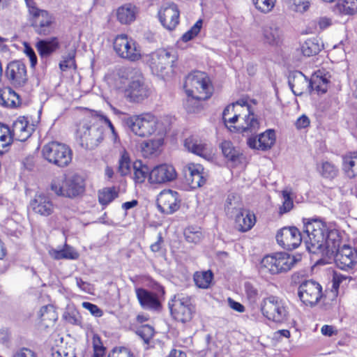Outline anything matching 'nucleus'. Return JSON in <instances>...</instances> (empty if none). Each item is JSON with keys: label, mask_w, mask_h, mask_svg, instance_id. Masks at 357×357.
Wrapping results in <instances>:
<instances>
[{"label": "nucleus", "mask_w": 357, "mask_h": 357, "mask_svg": "<svg viewBox=\"0 0 357 357\" xmlns=\"http://www.w3.org/2000/svg\"><path fill=\"white\" fill-rule=\"evenodd\" d=\"M213 275L211 271L196 272L194 275V281L195 284L202 289H207L209 287Z\"/></svg>", "instance_id": "obj_38"}, {"label": "nucleus", "mask_w": 357, "mask_h": 357, "mask_svg": "<svg viewBox=\"0 0 357 357\" xmlns=\"http://www.w3.org/2000/svg\"><path fill=\"white\" fill-rule=\"evenodd\" d=\"M179 204L178 192L172 190H162L157 198L158 207L164 213H173L178 209Z\"/></svg>", "instance_id": "obj_17"}, {"label": "nucleus", "mask_w": 357, "mask_h": 357, "mask_svg": "<svg viewBox=\"0 0 357 357\" xmlns=\"http://www.w3.org/2000/svg\"><path fill=\"white\" fill-rule=\"evenodd\" d=\"M117 196L118 193L114 188H105L99 191L98 201L101 205L107 206Z\"/></svg>", "instance_id": "obj_42"}, {"label": "nucleus", "mask_w": 357, "mask_h": 357, "mask_svg": "<svg viewBox=\"0 0 357 357\" xmlns=\"http://www.w3.org/2000/svg\"><path fill=\"white\" fill-rule=\"evenodd\" d=\"M321 50V46L314 39H309L301 45L302 54L305 56L315 55Z\"/></svg>", "instance_id": "obj_41"}, {"label": "nucleus", "mask_w": 357, "mask_h": 357, "mask_svg": "<svg viewBox=\"0 0 357 357\" xmlns=\"http://www.w3.org/2000/svg\"><path fill=\"white\" fill-rule=\"evenodd\" d=\"M14 136L8 126L0 125V143L1 146L4 148L10 145L14 139Z\"/></svg>", "instance_id": "obj_45"}, {"label": "nucleus", "mask_w": 357, "mask_h": 357, "mask_svg": "<svg viewBox=\"0 0 357 357\" xmlns=\"http://www.w3.org/2000/svg\"><path fill=\"white\" fill-rule=\"evenodd\" d=\"M33 211L40 215L48 216L51 215L54 206L51 199L44 194H37L30 202Z\"/></svg>", "instance_id": "obj_24"}, {"label": "nucleus", "mask_w": 357, "mask_h": 357, "mask_svg": "<svg viewBox=\"0 0 357 357\" xmlns=\"http://www.w3.org/2000/svg\"><path fill=\"white\" fill-rule=\"evenodd\" d=\"M156 137L143 141L140 145V151L144 158H151L158 155L162 151L165 135H155Z\"/></svg>", "instance_id": "obj_25"}, {"label": "nucleus", "mask_w": 357, "mask_h": 357, "mask_svg": "<svg viewBox=\"0 0 357 357\" xmlns=\"http://www.w3.org/2000/svg\"><path fill=\"white\" fill-rule=\"evenodd\" d=\"M109 357H135L131 351L126 348H116L109 354Z\"/></svg>", "instance_id": "obj_62"}, {"label": "nucleus", "mask_w": 357, "mask_h": 357, "mask_svg": "<svg viewBox=\"0 0 357 357\" xmlns=\"http://www.w3.org/2000/svg\"><path fill=\"white\" fill-rule=\"evenodd\" d=\"M185 174L186 181L192 188L202 187L206 181L204 168L199 164H188L185 167Z\"/></svg>", "instance_id": "obj_22"}, {"label": "nucleus", "mask_w": 357, "mask_h": 357, "mask_svg": "<svg viewBox=\"0 0 357 357\" xmlns=\"http://www.w3.org/2000/svg\"><path fill=\"white\" fill-rule=\"evenodd\" d=\"M114 49L121 58L130 61H137L142 56L140 45L126 34L118 35L115 38Z\"/></svg>", "instance_id": "obj_12"}, {"label": "nucleus", "mask_w": 357, "mask_h": 357, "mask_svg": "<svg viewBox=\"0 0 357 357\" xmlns=\"http://www.w3.org/2000/svg\"><path fill=\"white\" fill-rule=\"evenodd\" d=\"M255 214L249 210L240 208L236 215L235 223L236 228L243 232L250 230L255 225Z\"/></svg>", "instance_id": "obj_28"}, {"label": "nucleus", "mask_w": 357, "mask_h": 357, "mask_svg": "<svg viewBox=\"0 0 357 357\" xmlns=\"http://www.w3.org/2000/svg\"><path fill=\"white\" fill-rule=\"evenodd\" d=\"M34 129V125L30 123L27 118L20 116L13 122L11 132L15 139L24 142L31 137Z\"/></svg>", "instance_id": "obj_23"}, {"label": "nucleus", "mask_w": 357, "mask_h": 357, "mask_svg": "<svg viewBox=\"0 0 357 357\" xmlns=\"http://www.w3.org/2000/svg\"><path fill=\"white\" fill-rule=\"evenodd\" d=\"M29 20L34 31L40 36L51 34L55 26V18L48 11L38 8L33 0H25Z\"/></svg>", "instance_id": "obj_7"}, {"label": "nucleus", "mask_w": 357, "mask_h": 357, "mask_svg": "<svg viewBox=\"0 0 357 357\" xmlns=\"http://www.w3.org/2000/svg\"><path fill=\"white\" fill-rule=\"evenodd\" d=\"M40 317L43 319V320L45 319H53L55 320V313L53 310V307L52 305H45L40 308Z\"/></svg>", "instance_id": "obj_60"}, {"label": "nucleus", "mask_w": 357, "mask_h": 357, "mask_svg": "<svg viewBox=\"0 0 357 357\" xmlns=\"http://www.w3.org/2000/svg\"><path fill=\"white\" fill-rule=\"evenodd\" d=\"M52 357H75V355L71 347H58L52 348Z\"/></svg>", "instance_id": "obj_55"}, {"label": "nucleus", "mask_w": 357, "mask_h": 357, "mask_svg": "<svg viewBox=\"0 0 357 357\" xmlns=\"http://www.w3.org/2000/svg\"><path fill=\"white\" fill-rule=\"evenodd\" d=\"M314 26V32L321 31L332 24V20L327 17H321L312 22Z\"/></svg>", "instance_id": "obj_57"}, {"label": "nucleus", "mask_w": 357, "mask_h": 357, "mask_svg": "<svg viewBox=\"0 0 357 357\" xmlns=\"http://www.w3.org/2000/svg\"><path fill=\"white\" fill-rule=\"evenodd\" d=\"M255 8L260 12L268 13L273 10L275 0H252Z\"/></svg>", "instance_id": "obj_51"}, {"label": "nucleus", "mask_w": 357, "mask_h": 357, "mask_svg": "<svg viewBox=\"0 0 357 357\" xmlns=\"http://www.w3.org/2000/svg\"><path fill=\"white\" fill-rule=\"evenodd\" d=\"M288 8L294 12L303 13L310 7V0H285Z\"/></svg>", "instance_id": "obj_40"}, {"label": "nucleus", "mask_w": 357, "mask_h": 357, "mask_svg": "<svg viewBox=\"0 0 357 357\" xmlns=\"http://www.w3.org/2000/svg\"><path fill=\"white\" fill-rule=\"evenodd\" d=\"M262 40L264 43L276 46L282 40V31L280 27L274 22L268 23L262 28Z\"/></svg>", "instance_id": "obj_26"}, {"label": "nucleus", "mask_w": 357, "mask_h": 357, "mask_svg": "<svg viewBox=\"0 0 357 357\" xmlns=\"http://www.w3.org/2000/svg\"><path fill=\"white\" fill-rule=\"evenodd\" d=\"M184 102V107L188 113H196L202 109V101L206 99L197 98L195 96L187 95Z\"/></svg>", "instance_id": "obj_43"}, {"label": "nucleus", "mask_w": 357, "mask_h": 357, "mask_svg": "<svg viewBox=\"0 0 357 357\" xmlns=\"http://www.w3.org/2000/svg\"><path fill=\"white\" fill-rule=\"evenodd\" d=\"M351 280V278L350 276L343 275L340 273L334 272L333 274L332 279V291H334L335 294L338 292V289L340 286L342 284H347Z\"/></svg>", "instance_id": "obj_46"}, {"label": "nucleus", "mask_w": 357, "mask_h": 357, "mask_svg": "<svg viewBox=\"0 0 357 357\" xmlns=\"http://www.w3.org/2000/svg\"><path fill=\"white\" fill-rule=\"evenodd\" d=\"M13 357H36V356L32 350L27 348H22L17 351Z\"/></svg>", "instance_id": "obj_64"}, {"label": "nucleus", "mask_w": 357, "mask_h": 357, "mask_svg": "<svg viewBox=\"0 0 357 357\" xmlns=\"http://www.w3.org/2000/svg\"><path fill=\"white\" fill-rule=\"evenodd\" d=\"M42 155L47 162L60 167L68 166L73 159L70 148L65 144L56 141L44 145L42 149Z\"/></svg>", "instance_id": "obj_10"}, {"label": "nucleus", "mask_w": 357, "mask_h": 357, "mask_svg": "<svg viewBox=\"0 0 357 357\" xmlns=\"http://www.w3.org/2000/svg\"><path fill=\"white\" fill-rule=\"evenodd\" d=\"M298 296L304 305L313 307L323 296L322 287L319 283L314 280H306L299 285Z\"/></svg>", "instance_id": "obj_15"}, {"label": "nucleus", "mask_w": 357, "mask_h": 357, "mask_svg": "<svg viewBox=\"0 0 357 357\" xmlns=\"http://www.w3.org/2000/svg\"><path fill=\"white\" fill-rule=\"evenodd\" d=\"M59 47L57 38L48 40H40L36 44V48L41 56H47Z\"/></svg>", "instance_id": "obj_36"}, {"label": "nucleus", "mask_w": 357, "mask_h": 357, "mask_svg": "<svg viewBox=\"0 0 357 357\" xmlns=\"http://www.w3.org/2000/svg\"><path fill=\"white\" fill-rule=\"evenodd\" d=\"M226 127L243 135L249 136L257 132L260 123L246 101L239 100L227 106L222 112Z\"/></svg>", "instance_id": "obj_2"}, {"label": "nucleus", "mask_w": 357, "mask_h": 357, "mask_svg": "<svg viewBox=\"0 0 357 357\" xmlns=\"http://www.w3.org/2000/svg\"><path fill=\"white\" fill-rule=\"evenodd\" d=\"M289 85L295 96H301L310 88V82L301 72L296 71L289 77Z\"/></svg>", "instance_id": "obj_29"}, {"label": "nucleus", "mask_w": 357, "mask_h": 357, "mask_svg": "<svg viewBox=\"0 0 357 357\" xmlns=\"http://www.w3.org/2000/svg\"><path fill=\"white\" fill-rule=\"evenodd\" d=\"M176 177L175 168L165 163L157 165L151 170L149 181L152 184H162L175 180Z\"/></svg>", "instance_id": "obj_16"}, {"label": "nucleus", "mask_w": 357, "mask_h": 357, "mask_svg": "<svg viewBox=\"0 0 357 357\" xmlns=\"http://www.w3.org/2000/svg\"><path fill=\"white\" fill-rule=\"evenodd\" d=\"M6 74L12 84L16 86H22L27 81L26 66L20 61L10 62L7 66Z\"/></svg>", "instance_id": "obj_21"}, {"label": "nucleus", "mask_w": 357, "mask_h": 357, "mask_svg": "<svg viewBox=\"0 0 357 357\" xmlns=\"http://www.w3.org/2000/svg\"><path fill=\"white\" fill-rule=\"evenodd\" d=\"M329 75L321 70L316 72L310 81V88L317 94L325 93L328 90Z\"/></svg>", "instance_id": "obj_33"}, {"label": "nucleus", "mask_w": 357, "mask_h": 357, "mask_svg": "<svg viewBox=\"0 0 357 357\" xmlns=\"http://www.w3.org/2000/svg\"><path fill=\"white\" fill-rule=\"evenodd\" d=\"M319 173L325 178H334L338 172V169L329 162H324L319 168Z\"/></svg>", "instance_id": "obj_48"}, {"label": "nucleus", "mask_w": 357, "mask_h": 357, "mask_svg": "<svg viewBox=\"0 0 357 357\" xmlns=\"http://www.w3.org/2000/svg\"><path fill=\"white\" fill-rule=\"evenodd\" d=\"M183 87L187 95L195 96L199 99L209 98L213 91L209 77L201 71H195L188 75Z\"/></svg>", "instance_id": "obj_8"}, {"label": "nucleus", "mask_w": 357, "mask_h": 357, "mask_svg": "<svg viewBox=\"0 0 357 357\" xmlns=\"http://www.w3.org/2000/svg\"><path fill=\"white\" fill-rule=\"evenodd\" d=\"M342 171L348 178L357 177V151L349 152L342 156Z\"/></svg>", "instance_id": "obj_32"}, {"label": "nucleus", "mask_w": 357, "mask_h": 357, "mask_svg": "<svg viewBox=\"0 0 357 357\" xmlns=\"http://www.w3.org/2000/svg\"><path fill=\"white\" fill-rule=\"evenodd\" d=\"M151 170L146 165L141 161H136L133 164V179L136 183H142L146 178L150 177Z\"/></svg>", "instance_id": "obj_37"}, {"label": "nucleus", "mask_w": 357, "mask_h": 357, "mask_svg": "<svg viewBox=\"0 0 357 357\" xmlns=\"http://www.w3.org/2000/svg\"><path fill=\"white\" fill-rule=\"evenodd\" d=\"M123 122L131 132L141 138L166 134L163 123L150 112L129 116L124 119Z\"/></svg>", "instance_id": "obj_3"}, {"label": "nucleus", "mask_w": 357, "mask_h": 357, "mask_svg": "<svg viewBox=\"0 0 357 357\" xmlns=\"http://www.w3.org/2000/svg\"><path fill=\"white\" fill-rule=\"evenodd\" d=\"M20 96L11 88L5 87L0 89V104L8 108H15L21 105Z\"/></svg>", "instance_id": "obj_34"}, {"label": "nucleus", "mask_w": 357, "mask_h": 357, "mask_svg": "<svg viewBox=\"0 0 357 357\" xmlns=\"http://www.w3.org/2000/svg\"><path fill=\"white\" fill-rule=\"evenodd\" d=\"M224 155L231 161H235L238 157L239 152L236 150L230 142L225 141L221 144Z\"/></svg>", "instance_id": "obj_49"}, {"label": "nucleus", "mask_w": 357, "mask_h": 357, "mask_svg": "<svg viewBox=\"0 0 357 357\" xmlns=\"http://www.w3.org/2000/svg\"><path fill=\"white\" fill-rule=\"evenodd\" d=\"M96 111L91 117L84 119L77 125V139L80 145L86 149H94L104 139V126L97 117Z\"/></svg>", "instance_id": "obj_4"}, {"label": "nucleus", "mask_w": 357, "mask_h": 357, "mask_svg": "<svg viewBox=\"0 0 357 357\" xmlns=\"http://www.w3.org/2000/svg\"><path fill=\"white\" fill-rule=\"evenodd\" d=\"M305 231L307 235L305 245L309 252L328 257L335 254V262L340 269L349 271L354 267L356 254L347 245L340 247L341 238L337 229L330 228L323 220H313L305 224Z\"/></svg>", "instance_id": "obj_1"}, {"label": "nucleus", "mask_w": 357, "mask_h": 357, "mask_svg": "<svg viewBox=\"0 0 357 357\" xmlns=\"http://www.w3.org/2000/svg\"><path fill=\"white\" fill-rule=\"evenodd\" d=\"M202 23L203 22L202 20H197L191 29L182 36V40L188 42L194 38L199 33L202 26Z\"/></svg>", "instance_id": "obj_53"}, {"label": "nucleus", "mask_w": 357, "mask_h": 357, "mask_svg": "<svg viewBox=\"0 0 357 357\" xmlns=\"http://www.w3.org/2000/svg\"><path fill=\"white\" fill-rule=\"evenodd\" d=\"M158 17L162 25L167 30L175 29L179 22V11L176 4L163 6L158 11Z\"/></svg>", "instance_id": "obj_20"}, {"label": "nucleus", "mask_w": 357, "mask_h": 357, "mask_svg": "<svg viewBox=\"0 0 357 357\" xmlns=\"http://www.w3.org/2000/svg\"><path fill=\"white\" fill-rule=\"evenodd\" d=\"M301 261V256L292 255L287 252H277L265 256L261 261V272L272 275L287 273Z\"/></svg>", "instance_id": "obj_6"}, {"label": "nucleus", "mask_w": 357, "mask_h": 357, "mask_svg": "<svg viewBox=\"0 0 357 357\" xmlns=\"http://www.w3.org/2000/svg\"><path fill=\"white\" fill-rule=\"evenodd\" d=\"M124 94L130 101L139 102L146 98L149 93L148 88L143 83L142 77L138 75L129 82Z\"/></svg>", "instance_id": "obj_19"}, {"label": "nucleus", "mask_w": 357, "mask_h": 357, "mask_svg": "<svg viewBox=\"0 0 357 357\" xmlns=\"http://www.w3.org/2000/svg\"><path fill=\"white\" fill-rule=\"evenodd\" d=\"M93 354L92 357H103L105 354V347L103 346L98 335L93 336Z\"/></svg>", "instance_id": "obj_54"}, {"label": "nucleus", "mask_w": 357, "mask_h": 357, "mask_svg": "<svg viewBox=\"0 0 357 357\" xmlns=\"http://www.w3.org/2000/svg\"><path fill=\"white\" fill-rule=\"evenodd\" d=\"M275 141V131L273 129H268L257 136L249 137L247 143L252 149L266 151L273 146Z\"/></svg>", "instance_id": "obj_18"}, {"label": "nucleus", "mask_w": 357, "mask_h": 357, "mask_svg": "<svg viewBox=\"0 0 357 357\" xmlns=\"http://www.w3.org/2000/svg\"><path fill=\"white\" fill-rule=\"evenodd\" d=\"M50 188L58 196L73 199L84 192L85 181L77 174L70 176L63 174L52 179Z\"/></svg>", "instance_id": "obj_5"}, {"label": "nucleus", "mask_w": 357, "mask_h": 357, "mask_svg": "<svg viewBox=\"0 0 357 357\" xmlns=\"http://www.w3.org/2000/svg\"><path fill=\"white\" fill-rule=\"evenodd\" d=\"M313 220H320L319 219L304 220L303 224ZM304 235L302 236L299 230L294 227H284L279 231L276 235L278 243L286 250H294L298 248L302 241L305 243V238L307 236L305 231V226H303Z\"/></svg>", "instance_id": "obj_14"}, {"label": "nucleus", "mask_w": 357, "mask_h": 357, "mask_svg": "<svg viewBox=\"0 0 357 357\" xmlns=\"http://www.w3.org/2000/svg\"><path fill=\"white\" fill-rule=\"evenodd\" d=\"M50 255L54 259H77L79 253L71 246L65 244L63 248L60 249H52L49 251Z\"/></svg>", "instance_id": "obj_35"}, {"label": "nucleus", "mask_w": 357, "mask_h": 357, "mask_svg": "<svg viewBox=\"0 0 357 357\" xmlns=\"http://www.w3.org/2000/svg\"><path fill=\"white\" fill-rule=\"evenodd\" d=\"M136 295L143 308L157 310L160 307V302L155 293L138 288L136 289Z\"/></svg>", "instance_id": "obj_31"}, {"label": "nucleus", "mask_w": 357, "mask_h": 357, "mask_svg": "<svg viewBox=\"0 0 357 357\" xmlns=\"http://www.w3.org/2000/svg\"><path fill=\"white\" fill-rule=\"evenodd\" d=\"M137 13V8L135 5L128 3L116 9V16L121 24H130L136 20Z\"/></svg>", "instance_id": "obj_30"}, {"label": "nucleus", "mask_w": 357, "mask_h": 357, "mask_svg": "<svg viewBox=\"0 0 357 357\" xmlns=\"http://www.w3.org/2000/svg\"><path fill=\"white\" fill-rule=\"evenodd\" d=\"M177 55L174 51L166 49H159L150 54L149 60L150 68L153 73L165 77L173 71Z\"/></svg>", "instance_id": "obj_11"}, {"label": "nucleus", "mask_w": 357, "mask_h": 357, "mask_svg": "<svg viewBox=\"0 0 357 357\" xmlns=\"http://www.w3.org/2000/svg\"><path fill=\"white\" fill-rule=\"evenodd\" d=\"M260 308L263 316L273 322L282 324L289 319L288 305L284 300L280 297L269 296L264 298Z\"/></svg>", "instance_id": "obj_9"}, {"label": "nucleus", "mask_w": 357, "mask_h": 357, "mask_svg": "<svg viewBox=\"0 0 357 357\" xmlns=\"http://www.w3.org/2000/svg\"><path fill=\"white\" fill-rule=\"evenodd\" d=\"M184 146L189 151L197 155L206 158L210 155V144L197 136L185 139Z\"/></svg>", "instance_id": "obj_27"}, {"label": "nucleus", "mask_w": 357, "mask_h": 357, "mask_svg": "<svg viewBox=\"0 0 357 357\" xmlns=\"http://www.w3.org/2000/svg\"><path fill=\"white\" fill-rule=\"evenodd\" d=\"M82 307L89 310L91 314L96 317H100L102 315V311L96 305L89 302H83Z\"/></svg>", "instance_id": "obj_61"}, {"label": "nucleus", "mask_w": 357, "mask_h": 357, "mask_svg": "<svg viewBox=\"0 0 357 357\" xmlns=\"http://www.w3.org/2000/svg\"><path fill=\"white\" fill-rule=\"evenodd\" d=\"M97 117L100 119L101 122H103L104 128L107 126L108 128H109L111 131V140L113 142L114 144H120V139L119 137V135L117 132L115 130V128L111 121L105 116L102 112H96Z\"/></svg>", "instance_id": "obj_44"}, {"label": "nucleus", "mask_w": 357, "mask_h": 357, "mask_svg": "<svg viewBox=\"0 0 357 357\" xmlns=\"http://www.w3.org/2000/svg\"><path fill=\"white\" fill-rule=\"evenodd\" d=\"M282 206L280 208L281 212L286 213L289 211L294 206L292 198L291 197V192L288 189H285L282 192Z\"/></svg>", "instance_id": "obj_56"}, {"label": "nucleus", "mask_w": 357, "mask_h": 357, "mask_svg": "<svg viewBox=\"0 0 357 357\" xmlns=\"http://www.w3.org/2000/svg\"><path fill=\"white\" fill-rule=\"evenodd\" d=\"M245 291L246 297L250 303H254L258 300V291L251 284L248 282L245 284Z\"/></svg>", "instance_id": "obj_59"}, {"label": "nucleus", "mask_w": 357, "mask_h": 357, "mask_svg": "<svg viewBox=\"0 0 357 357\" xmlns=\"http://www.w3.org/2000/svg\"><path fill=\"white\" fill-rule=\"evenodd\" d=\"M185 239L189 243H197L202 238V233L199 229L188 227L184 231Z\"/></svg>", "instance_id": "obj_50"}, {"label": "nucleus", "mask_w": 357, "mask_h": 357, "mask_svg": "<svg viewBox=\"0 0 357 357\" xmlns=\"http://www.w3.org/2000/svg\"><path fill=\"white\" fill-rule=\"evenodd\" d=\"M137 333L146 342L153 336L154 329L149 325H144L137 329Z\"/></svg>", "instance_id": "obj_58"}, {"label": "nucleus", "mask_w": 357, "mask_h": 357, "mask_svg": "<svg viewBox=\"0 0 357 357\" xmlns=\"http://www.w3.org/2000/svg\"><path fill=\"white\" fill-rule=\"evenodd\" d=\"M336 10L344 15L357 13V0H339L336 5Z\"/></svg>", "instance_id": "obj_39"}, {"label": "nucleus", "mask_w": 357, "mask_h": 357, "mask_svg": "<svg viewBox=\"0 0 357 357\" xmlns=\"http://www.w3.org/2000/svg\"><path fill=\"white\" fill-rule=\"evenodd\" d=\"M169 307L172 317L182 323L191 321L195 312L190 298L183 294L174 296L169 302Z\"/></svg>", "instance_id": "obj_13"}, {"label": "nucleus", "mask_w": 357, "mask_h": 357, "mask_svg": "<svg viewBox=\"0 0 357 357\" xmlns=\"http://www.w3.org/2000/svg\"><path fill=\"white\" fill-rule=\"evenodd\" d=\"M24 52L29 57L31 67H34L37 63V57L33 50L28 44L25 43Z\"/></svg>", "instance_id": "obj_63"}, {"label": "nucleus", "mask_w": 357, "mask_h": 357, "mask_svg": "<svg viewBox=\"0 0 357 357\" xmlns=\"http://www.w3.org/2000/svg\"><path fill=\"white\" fill-rule=\"evenodd\" d=\"M75 56V53L74 52H71L67 55L63 56V59L59 63V68L62 71H65L68 69L76 68Z\"/></svg>", "instance_id": "obj_52"}, {"label": "nucleus", "mask_w": 357, "mask_h": 357, "mask_svg": "<svg viewBox=\"0 0 357 357\" xmlns=\"http://www.w3.org/2000/svg\"><path fill=\"white\" fill-rule=\"evenodd\" d=\"M130 159L128 153L123 151L119 161V171L121 175H127L130 172Z\"/></svg>", "instance_id": "obj_47"}]
</instances>
